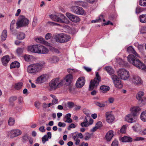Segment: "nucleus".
Here are the masks:
<instances>
[{
  "label": "nucleus",
  "mask_w": 146,
  "mask_h": 146,
  "mask_svg": "<svg viewBox=\"0 0 146 146\" xmlns=\"http://www.w3.org/2000/svg\"><path fill=\"white\" fill-rule=\"evenodd\" d=\"M84 121L86 123L89 124V125H90L93 124V120L90 118L89 116L87 115L85 117Z\"/></svg>",
  "instance_id": "26"
},
{
  "label": "nucleus",
  "mask_w": 146,
  "mask_h": 146,
  "mask_svg": "<svg viewBox=\"0 0 146 146\" xmlns=\"http://www.w3.org/2000/svg\"><path fill=\"white\" fill-rule=\"evenodd\" d=\"M98 20L99 21H102V20L103 21H105V19H104L103 16V15H100L99 17V19H98Z\"/></svg>",
  "instance_id": "58"
},
{
  "label": "nucleus",
  "mask_w": 146,
  "mask_h": 146,
  "mask_svg": "<svg viewBox=\"0 0 146 146\" xmlns=\"http://www.w3.org/2000/svg\"><path fill=\"white\" fill-rule=\"evenodd\" d=\"M144 0H140L139 2V4L140 5L143 6L144 5Z\"/></svg>",
  "instance_id": "64"
},
{
  "label": "nucleus",
  "mask_w": 146,
  "mask_h": 146,
  "mask_svg": "<svg viewBox=\"0 0 146 146\" xmlns=\"http://www.w3.org/2000/svg\"><path fill=\"white\" fill-rule=\"evenodd\" d=\"M141 126L139 124H136L132 127L133 130L135 131H137L140 129Z\"/></svg>",
  "instance_id": "37"
},
{
  "label": "nucleus",
  "mask_w": 146,
  "mask_h": 146,
  "mask_svg": "<svg viewBox=\"0 0 146 146\" xmlns=\"http://www.w3.org/2000/svg\"><path fill=\"white\" fill-rule=\"evenodd\" d=\"M140 118L142 121L146 122V110L143 111L141 113Z\"/></svg>",
  "instance_id": "34"
},
{
  "label": "nucleus",
  "mask_w": 146,
  "mask_h": 146,
  "mask_svg": "<svg viewBox=\"0 0 146 146\" xmlns=\"http://www.w3.org/2000/svg\"><path fill=\"white\" fill-rule=\"evenodd\" d=\"M85 80L84 77H81L79 78L77 80L76 83V86L78 88L82 87L84 84Z\"/></svg>",
  "instance_id": "18"
},
{
  "label": "nucleus",
  "mask_w": 146,
  "mask_h": 146,
  "mask_svg": "<svg viewBox=\"0 0 146 146\" xmlns=\"http://www.w3.org/2000/svg\"><path fill=\"white\" fill-rule=\"evenodd\" d=\"M66 120L65 122L68 123H71L72 122V120L70 117H67L66 118Z\"/></svg>",
  "instance_id": "59"
},
{
  "label": "nucleus",
  "mask_w": 146,
  "mask_h": 146,
  "mask_svg": "<svg viewBox=\"0 0 146 146\" xmlns=\"http://www.w3.org/2000/svg\"><path fill=\"white\" fill-rule=\"evenodd\" d=\"M84 3V2L82 1H78L74 2V4L75 5L80 6H83Z\"/></svg>",
  "instance_id": "40"
},
{
  "label": "nucleus",
  "mask_w": 146,
  "mask_h": 146,
  "mask_svg": "<svg viewBox=\"0 0 146 146\" xmlns=\"http://www.w3.org/2000/svg\"><path fill=\"white\" fill-rule=\"evenodd\" d=\"M20 66L19 63L17 61H14L12 62L10 65V68L11 69L16 68H19Z\"/></svg>",
  "instance_id": "27"
},
{
  "label": "nucleus",
  "mask_w": 146,
  "mask_h": 146,
  "mask_svg": "<svg viewBox=\"0 0 146 146\" xmlns=\"http://www.w3.org/2000/svg\"><path fill=\"white\" fill-rule=\"evenodd\" d=\"M45 63L43 61L32 64L28 66L27 72L29 74H35L40 71L44 68Z\"/></svg>",
  "instance_id": "2"
},
{
  "label": "nucleus",
  "mask_w": 146,
  "mask_h": 146,
  "mask_svg": "<svg viewBox=\"0 0 146 146\" xmlns=\"http://www.w3.org/2000/svg\"><path fill=\"white\" fill-rule=\"evenodd\" d=\"M140 21L142 23H146V14L142 15L139 17Z\"/></svg>",
  "instance_id": "35"
},
{
  "label": "nucleus",
  "mask_w": 146,
  "mask_h": 146,
  "mask_svg": "<svg viewBox=\"0 0 146 146\" xmlns=\"http://www.w3.org/2000/svg\"><path fill=\"white\" fill-rule=\"evenodd\" d=\"M50 99L52 100H58L56 96L53 95H50Z\"/></svg>",
  "instance_id": "53"
},
{
  "label": "nucleus",
  "mask_w": 146,
  "mask_h": 146,
  "mask_svg": "<svg viewBox=\"0 0 146 146\" xmlns=\"http://www.w3.org/2000/svg\"><path fill=\"white\" fill-rule=\"evenodd\" d=\"M144 93L142 91L138 92L136 95V98L138 100H146V97H143Z\"/></svg>",
  "instance_id": "22"
},
{
  "label": "nucleus",
  "mask_w": 146,
  "mask_h": 146,
  "mask_svg": "<svg viewBox=\"0 0 146 146\" xmlns=\"http://www.w3.org/2000/svg\"><path fill=\"white\" fill-rule=\"evenodd\" d=\"M17 38L21 40L24 39L25 37V35L23 33L19 32L18 33L17 36Z\"/></svg>",
  "instance_id": "36"
},
{
  "label": "nucleus",
  "mask_w": 146,
  "mask_h": 146,
  "mask_svg": "<svg viewBox=\"0 0 146 146\" xmlns=\"http://www.w3.org/2000/svg\"><path fill=\"white\" fill-rule=\"evenodd\" d=\"M23 58L26 61L29 62L32 60L33 56L32 55L25 54L23 56Z\"/></svg>",
  "instance_id": "33"
},
{
  "label": "nucleus",
  "mask_w": 146,
  "mask_h": 146,
  "mask_svg": "<svg viewBox=\"0 0 146 146\" xmlns=\"http://www.w3.org/2000/svg\"><path fill=\"white\" fill-rule=\"evenodd\" d=\"M29 20L23 16H20L18 19L16 25V28H19L27 26L29 23Z\"/></svg>",
  "instance_id": "6"
},
{
  "label": "nucleus",
  "mask_w": 146,
  "mask_h": 146,
  "mask_svg": "<svg viewBox=\"0 0 146 146\" xmlns=\"http://www.w3.org/2000/svg\"><path fill=\"white\" fill-rule=\"evenodd\" d=\"M34 105L36 108H39L40 107V103L38 101H37L35 103Z\"/></svg>",
  "instance_id": "55"
},
{
  "label": "nucleus",
  "mask_w": 146,
  "mask_h": 146,
  "mask_svg": "<svg viewBox=\"0 0 146 146\" xmlns=\"http://www.w3.org/2000/svg\"><path fill=\"white\" fill-rule=\"evenodd\" d=\"M146 31V27H143L141 28L140 29V33H141L143 34L145 33Z\"/></svg>",
  "instance_id": "52"
},
{
  "label": "nucleus",
  "mask_w": 146,
  "mask_h": 146,
  "mask_svg": "<svg viewBox=\"0 0 146 146\" xmlns=\"http://www.w3.org/2000/svg\"><path fill=\"white\" fill-rule=\"evenodd\" d=\"M114 132L112 130L109 131L106 133V138L108 141H110L114 136Z\"/></svg>",
  "instance_id": "23"
},
{
  "label": "nucleus",
  "mask_w": 146,
  "mask_h": 146,
  "mask_svg": "<svg viewBox=\"0 0 146 146\" xmlns=\"http://www.w3.org/2000/svg\"><path fill=\"white\" fill-rule=\"evenodd\" d=\"M117 61V62L120 65H123L124 64V61L122 60L120 58H116Z\"/></svg>",
  "instance_id": "46"
},
{
  "label": "nucleus",
  "mask_w": 146,
  "mask_h": 146,
  "mask_svg": "<svg viewBox=\"0 0 146 146\" xmlns=\"http://www.w3.org/2000/svg\"><path fill=\"white\" fill-rule=\"evenodd\" d=\"M66 15L68 18L73 22L77 23L80 21V19L78 16H75L69 13H66Z\"/></svg>",
  "instance_id": "15"
},
{
  "label": "nucleus",
  "mask_w": 146,
  "mask_h": 146,
  "mask_svg": "<svg viewBox=\"0 0 146 146\" xmlns=\"http://www.w3.org/2000/svg\"><path fill=\"white\" fill-rule=\"evenodd\" d=\"M7 30H4L1 35V39L2 41H4L5 40L7 36Z\"/></svg>",
  "instance_id": "28"
},
{
  "label": "nucleus",
  "mask_w": 146,
  "mask_h": 146,
  "mask_svg": "<svg viewBox=\"0 0 146 146\" xmlns=\"http://www.w3.org/2000/svg\"><path fill=\"white\" fill-rule=\"evenodd\" d=\"M96 125L99 128L102 125V123L101 121H98L96 124Z\"/></svg>",
  "instance_id": "56"
},
{
  "label": "nucleus",
  "mask_w": 146,
  "mask_h": 146,
  "mask_svg": "<svg viewBox=\"0 0 146 146\" xmlns=\"http://www.w3.org/2000/svg\"><path fill=\"white\" fill-rule=\"evenodd\" d=\"M126 126L125 125H123L120 129V132L122 133H125L126 131Z\"/></svg>",
  "instance_id": "45"
},
{
  "label": "nucleus",
  "mask_w": 146,
  "mask_h": 146,
  "mask_svg": "<svg viewBox=\"0 0 146 146\" xmlns=\"http://www.w3.org/2000/svg\"><path fill=\"white\" fill-rule=\"evenodd\" d=\"M80 125L82 127H87L90 125L89 124L86 123L84 121L81 123Z\"/></svg>",
  "instance_id": "50"
},
{
  "label": "nucleus",
  "mask_w": 146,
  "mask_h": 146,
  "mask_svg": "<svg viewBox=\"0 0 146 146\" xmlns=\"http://www.w3.org/2000/svg\"><path fill=\"white\" fill-rule=\"evenodd\" d=\"M71 11L78 15H82L84 13V11L82 7L76 6H73L71 8Z\"/></svg>",
  "instance_id": "10"
},
{
  "label": "nucleus",
  "mask_w": 146,
  "mask_h": 146,
  "mask_svg": "<svg viewBox=\"0 0 146 146\" xmlns=\"http://www.w3.org/2000/svg\"><path fill=\"white\" fill-rule=\"evenodd\" d=\"M54 38L56 42L62 43L69 41L70 39V37L65 34L61 33L56 35Z\"/></svg>",
  "instance_id": "5"
},
{
  "label": "nucleus",
  "mask_w": 146,
  "mask_h": 146,
  "mask_svg": "<svg viewBox=\"0 0 146 146\" xmlns=\"http://www.w3.org/2000/svg\"><path fill=\"white\" fill-rule=\"evenodd\" d=\"M39 130L42 132H44L45 131V130L44 129V127L43 126H42L40 127L39 128Z\"/></svg>",
  "instance_id": "61"
},
{
  "label": "nucleus",
  "mask_w": 146,
  "mask_h": 146,
  "mask_svg": "<svg viewBox=\"0 0 146 146\" xmlns=\"http://www.w3.org/2000/svg\"><path fill=\"white\" fill-rule=\"evenodd\" d=\"M48 138L46 135H45L42 138V141L43 143H44L46 141L48 140Z\"/></svg>",
  "instance_id": "47"
},
{
  "label": "nucleus",
  "mask_w": 146,
  "mask_h": 146,
  "mask_svg": "<svg viewBox=\"0 0 146 146\" xmlns=\"http://www.w3.org/2000/svg\"><path fill=\"white\" fill-rule=\"evenodd\" d=\"M125 120L130 123L135 122L136 119L135 116L133 115L132 113H130L127 115L125 117Z\"/></svg>",
  "instance_id": "19"
},
{
  "label": "nucleus",
  "mask_w": 146,
  "mask_h": 146,
  "mask_svg": "<svg viewBox=\"0 0 146 146\" xmlns=\"http://www.w3.org/2000/svg\"><path fill=\"white\" fill-rule=\"evenodd\" d=\"M96 77L93 80H92L90 81L89 86L90 90H92L94 88H96L101 80V78L98 72L96 73Z\"/></svg>",
  "instance_id": "7"
},
{
  "label": "nucleus",
  "mask_w": 146,
  "mask_h": 146,
  "mask_svg": "<svg viewBox=\"0 0 146 146\" xmlns=\"http://www.w3.org/2000/svg\"><path fill=\"white\" fill-rule=\"evenodd\" d=\"M141 110V109L139 107H133L130 109L131 113L135 116L138 114Z\"/></svg>",
  "instance_id": "21"
},
{
  "label": "nucleus",
  "mask_w": 146,
  "mask_h": 146,
  "mask_svg": "<svg viewBox=\"0 0 146 146\" xmlns=\"http://www.w3.org/2000/svg\"><path fill=\"white\" fill-rule=\"evenodd\" d=\"M41 46V45L38 44L29 46L28 48V50L32 52L40 53V49H42Z\"/></svg>",
  "instance_id": "12"
},
{
  "label": "nucleus",
  "mask_w": 146,
  "mask_h": 146,
  "mask_svg": "<svg viewBox=\"0 0 146 146\" xmlns=\"http://www.w3.org/2000/svg\"><path fill=\"white\" fill-rule=\"evenodd\" d=\"M15 121L14 119L12 117H10L8 121V123L9 125L12 126L15 123Z\"/></svg>",
  "instance_id": "38"
},
{
  "label": "nucleus",
  "mask_w": 146,
  "mask_h": 146,
  "mask_svg": "<svg viewBox=\"0 0 146 146\" xmlns=\"http://www.w3.org/2000/svg\"><path fill=\"white\" fill-rule=\"evenodd\" d=\"M106 121L109 123H111L113 122L115 119L113 115L109 112H107L106 113Z\"/></svg>",
  "instance_id": "20"
},
{
  "label": "nucleus",
  "mask_w": 146,
  "mask_h": 146,
  "mask_svg": "<svg viewBox=\"0 0 146 146\" xmlns=\"http://www.w3.org/2000/svg\"><path fill=\"white\" fill-rule=\"evenodd\" d=\"M111 77L115 86L118 88H121L122 87V84L121 81L117 76L113 74L111 75Z\"/></svg>",
  "instance_id": "11"
},
{
  "label": "nucleus",
  "mask_w": 146,
  "mask_h": 146,
  "mask_svg": "<svg viewBox=\"0 0 146 146\" xmlns=\"http://www.w3.org/2000/svg\"><path fill=\"white\" fill-rule=\"evenodd\" d=\"M52 35L50 33H48L45 35V38L46 40H48L50 39L52 37Z\"/></svg>",
  "instance_id": "54"
},
{
  "label": "nucleus",
  "mask_w": 146,
  "mask_h": 146,
  "mask_svg": "<svg viewBox=\"0 0 146 146\" xmlns=\"http://www.w3.org/2000/svg\"><path fill=\"white\" fill-rule=\"evenodd\" d=\"M105 69L110 75H112L114 73V71L113 69L111 66H108L106 67L105 68Z\"/></svg>",
  "instance_id": "31"
},
{
  "label": "nucleus",
  "mask_w": 146,
  "mask_h": 146,
  "mask_svg": "<svg viewBox=\"0 0 146 146\" xmlns=\"http://www.w3.org/2000/svg\"><path fill=\"white\" fill-rule=\"evenodd\" d=\"M118 144V143L117 140L115 139L112 142L111 146H117Z\"/></svg>",
  "instance_id": "48"
},
{
  "label": "nucleus",
  "mask_w": 146,
  "mask_h": 146,
  "mask_svg": "<svg viewBox=\"0 0 146 146\" xmlns=\"http://www.w3.org/2000/svg\"><path fill=\"white\" fill-rule=\"evenodd\" d=\"M21 131L19 129L12 130L8 132V136L11 138H13L21 135Z\"/></svg>",
  "instance_id": "13"
},
{
  "label": "nucleus",
  "mask_w": 146,
  "mask_h": 146,
  "mask_svg": "<svg viewBox=\"0 0 146 146\" xmlns=\"http://www.w3.org/2000/svg\"><path fill=\"white\" fill-rule=\"evenodd\" d=\"M23 84V83L22 82H19L16 84L15 85V88L17 90H19L22 87Z\"/></svg>",
  "instance_id": "39"
},
{
  "label": "nucleus",
  "mask_w": 146,
  "mask_h": 146,
  "mask_svg": "<svg viewBox=\"0 0 146 146\" xmlns=\"http://www.w3.org/2000/svg\"><path fill=\"white\" fill-rule=\"evenodd\" d=\"M121 140L123 142H131L132 141L131 138L127 136H124L121 138Z\"/></svg>",
  "instance_id": "30"
},
{
  "label": "nucleus",
  "mask_w": 146,
  "mask_h": 146,
  "mask_svg": "<svg viewBox=\"0 0 146 146\" xmlns=\"http://www.w3.org/2000/svg\"><path fill=\"white\" fill-rule=\"evenodd\" d=\"M67 106L69 109H71L74 106V104L72 102H68L67 103Z\"/></svg>",
  "instance_id": "41"
},
{
  "label": "nucleus",
  "mask_w": 146,
  "mask_h": 146,
  "mask_svg": "<svg viewBox=\"0 0 146 146\" xmlns=\"http://www.w3.org/2000/svg\"><path fill=\"white\" fill-rule=\"evenodd\" d=\"M47 60L49 62L52 63H56L59 61L58 57L55 56L49 57Z\"/></svg>",
  "instance_id": "24"
},
{
  "label": "nucleus",
  "mask_w": 146,
  "mask_h": 146,
  "mask_svg": "<svg viewBox=\"0 0 146 146\" xmlns=\"http://www.w3.org/2000/svg\"><path fill=\"white\" fill-rule=\"evenodd\" d=\"M84 69L88 72H90L92 70V69L88 67L84 66Z\"/></svg>",
  "instance_id": "60"
},
{
  "label": "nucleus",
  "mask_w": 146,
  "mask_h": 146,
  "mask_svg": "<svg viewBox=\"0 0 146 146\" xmlns=\"http://www.w3.org/2000/svg\"><path fill=\"white\" fill-rule=\"evenodd\" d=\"M110 88L108 86L105 85L101 86L100 87L101 90L103 93H105L108 91L110 90Z\"/></svg>",
  "instance_id": "29"
},
{
  "label": "nucleus",
  "mask_w": 146,
  "mask_h": 146,
  "mask_svg": "<svg viewBox=\"0 0 146 146\" xmlns=\"http://www.w3.org/2000/svg\"><path fill=\"white\" fill-rule=\"evenodd\" d=\"M139 104L140 106H143V105L145 104V101H139Z\"/></svg>",
  "instance_id": "62"
},
{
  "label": "nucleus",
  "mask_w": 146,
  "mask_h": 146,
  "mask_svg": "<svg viewBox=\"0 0 146 146\" xmlns=\"http://www.w3.org/2000/svg\"><path fill=\"white\" fill-rule=\"evenodd\" d=\"M41 47H42V49H40V54H44L47 53L48 52V50L44 46L41 45Z\"/></svg>",
  "instance_id": "32"
},
{
  "label": "nucleus",
  "mask_w": 146,
  "mask_h": 146,
  "mask_svg": "<svg viewBox=\"0 0 146 146\" xmlns=\"http://www.w3.org/2000/svg\"><path fill=\"white\" fill-rule=\"evenodd\" d=\"M35 40L39 43H43L44 42V39L41 37L35 38Z\"/></svg>",
  "instance_id": "43"
},
{
  "label": "nucleus",
  "mask_w": 146,
  "mask_h": 146,
  "mask_svg": "<svg viewBox=\"0 0 146 146\" xmlns=\"http://www.w3.org/2000/svg\"><path fill=\"white\" fill-rule=\"evenodd\" d=\"M48 79V76L46 74H42L37 78L36 83V84H41L46 82Z\"/></svg>",
  "instance_id": "14"
},
{
  "label": "nucleus",
  "mask_w": 146,
  "mask_h": 146,
  "mask_svg": "<svg viewBox=\"0 0 146 146\" xmlns=\"http://www.w3.org/2000/svg\"><path fill=\"white\" fill-rule=\"evenodd\" d=\"M76 125L74 123L70 124L68 127V129L69 130H70L71 128H74L76 127Z\"/></svg>",
  "instance_id": "51"
},
{
  "label": "nucleus",
  "mask_w": 146,
  "mask_h": 146,
  "mask_svg": "<svg viewBox=\"0 0 146 146\" xmlns=\"http://www.w3.org/2000/svg\"><path fill=\"white\" fill-rule=\"evenodd\" d=\"M127 51L129 53L133 54L135 55L134 56L130 54L127 56V60L130 64L142 70H144L146 69V67L145 65L136 58V57H139V56L132 46L128 47L127 49Z\"/></svg>",
  "instance_id": "1"
},
{
  "label": "nucleus",
  "mask_w": 146,
  "mask_h": 146,
  "mask_svg": "<svg viewBox=\"0 0 146 146\" xmlns=\"http://www.w3.org/2000/svg\"><path fill=\"white\" fill-rule=\"evenodd\" d=\"M130 80L135 84H139L141 83V80L140 78L136 75L132 76L130 78Z\"/></svg>",
  "instance_id": "17"
},
{
  "label": "nucleus",
  "mask_w": 146,
  "mask_h": 146,
  "mask_svg": "<svg viewBox=\"0 0 146 146\" xmlns=\"http://www.w3.org/2000/svg\"><path fill=\"white\" fill-rule=\"evenodd\" d=\"M23 48H18L16 50V52L18 56H20L23 52Z\"/></svg>",
  "instance_id": "44"
},
{
  "label": "nucleus",
  "mask_w": 146,
  "mask_h": 146,
  "mask_svg": "<svg viewBox=\"0 0 146 146\" xmlns=\"http://www.w3.org/2000/svg\"><path fill=\"white\" fill-rule=\"evenodd\" d=\"M142 10H141V9L140 8L137 7L136 9V13L138 14Z\"/></svg>",
  "instance_id": "63"
},
{
  "label": "nucleus",
  "mask_w": 146,
  "mask_h": 146,
  "mask_svg": "<svg viewBox=\"0 0 146 146\" xmlns=\"http://www.w3.org/2000/svg\"><path fill=\"white\" fill-rule=\"evenodd\" d=\"M58 125L59 127H64L66 126V124L64 123L59 122L58 123Z\"/></svg>",
  "instance_id": "57"
},
{
  "label": "nucleus",
  "mask_w": 146,
  "mask_h": 146,
  "mask_svg": "<svg viewBox=\"0 0 146 146\" xmlns=\"http://www.w3.org/2000/svg\"><path fill=\"white\" fill-rule=\"evenodd\" d=\"M15 23V20H13L11 22L10 25V29L13 31L14 29V26Z\"/></svg>",
  "instance_id": "42"
},
{
  "label": "nucleus",
  "mask_w": 146,
  "mask_h": 146,
  "mask_svg": "<svg viewBox=\"0 0 146 146\" xmlns=\"http://www.w3.org/2000/svg\"><path fill=\"white\" fill-rule=\"evenodd\" d=\"M113 101H95V104L100 107H103L110 104L113 103Z\"/></svg>",
  "instance_id": "16"
},
{
  "label": "nucleus",
  "mask_w": 146,
  "mask_h": 146,
  "mask_svg": "<svg viewBox=\"0 0 146 146\" xmlns=\"http://www.w3.org/2000/svg\"><path fill=\"white\" fill-rule=\"evenodd\" d=\"M9 60L10 58L9 56H3L1 59L3 64L5 66H7Z\"/></svg>",
  "instance_id": "25"
},
{
  "label": "nucleus",
  "mask_w": 146,
  "mask_h": 146,
  "mask_svg": "<svg viewBox=\"0 0 146 146\" xmlns=\"http://www.w3.org/2000/svg\"><path fill=\"white\" fill-rule=\"evenodd\" d=\"M50 18L53 21L61 23L68 24L70 21L63 15L59 13L57 15H49Z\"/></svg>",
  "instance_id": "3"
},
{
  "label": "nucleus",
  "mask_w": 146,
  "mask_h": 146,
  "mask_svg": "<svg viewBox=\"0 0 146 146\" xmlns=\"http://www.w3.org/2000/svg\"><path fill=\"white\" fill-rule=\"evenodd\" d=\"M73 77L71 74H68L65 76V77L61 80L62 86L63 84L69 85H70L72 81Z\"/></svg>",
  "instance_id": "9"
},
{
  "label": "nucleus",
  "mask_w": 146,
  "mask_h": 146,
  "mask_svg": "<svg viewBox=\"0 0 146 146\" xmlns=\"http://www.w3.org/2000/svg\"><path fill=\"white\" fill-rule=\"evenodd\" d=\"M86 135L85 139L86 140L89 139L91 136V134L89 133H86Z\"/></svg>",
  "instance_id": "49"
},
{
  "label": "nucleus",
  "mask_w": 146,
  "mask_h": 146,
  "mask_svg": "<svg viewBox=\"0 0 146 146\" xmlns=\"http://www.w3.org/2000/svg\"><path fill=\"white\" fill-rule=\"evenodd\" d=\"M62 86L60 80L59 78L52 79L49 83V89L50 91L54 90Z\"/></svg>",
  "instance_id": "4"
},
{
  "label": "nucleus",
  "mask_w": 146,
  "mask_h": 146,
  "mask_svg": "<svg viewBox=\"0 0 146 146\" xmlns=\"http://www.w3.org/2000/svg\"><path fill=\"white\" fill-rule=\"evenodd\" d=\"M118 76L124 80L128 79L129 77V72L124 69H119L117 71Z\"/></svg>",
  "instance_id": "8"
}]
</instances>
